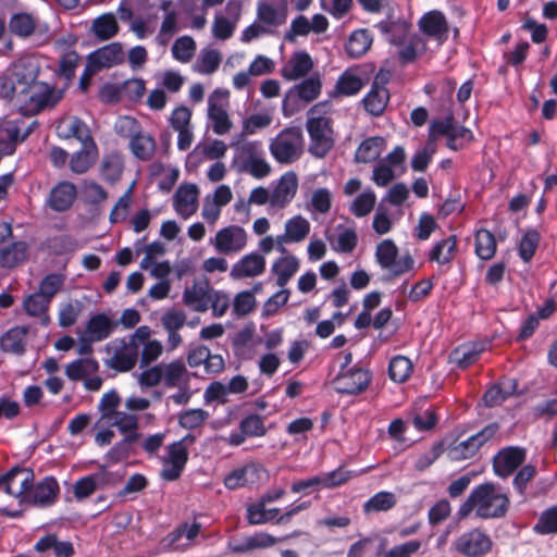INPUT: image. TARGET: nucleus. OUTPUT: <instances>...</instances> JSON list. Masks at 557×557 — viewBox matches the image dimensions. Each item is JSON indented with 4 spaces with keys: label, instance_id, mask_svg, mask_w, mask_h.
I'll return each instance as SVG.
<instances>
[{
    "label": "nucleus",
    "instance_id": "nucleus-1",
    "mask_svg": "<svg viewBox=\"0 0 557 557\" xmlns=\"http://www.w3.org/2000/svg\"><path fill=\"white\" fill-rule=\"evenodd\" d=\"M510 508V499L500 486L493 482H484L472 488L467 499L459 506L458 520L468 518L474 512L475 518L490 520L504 518Z\"/></svg>",
    "mask_w": 557,
    "mask_h": 557
},
{
    "label": "nucleus",
    "instance_id": "nucleus-2",
    "mask_svg": "<svg viewBox=\"0 0 557 557\" xmlns=\"http://www.w3.org/2000/svg\"><path fill=\"white\" fill-rule=\"evenodd\" d=\"M20 486L14 493V497L18 498L20 503L45 508L57 502L60 486L54 476L48 475L35 483L32 469L20 467Z\"/></svg>",
    "mask_w": 557,
    "mask_h": 557
},
{
    "label": "nucleus",
    "instance_id": "nucleus-3",
    "mask_svg": "<svg viewBox=\"0 0 557 557\" xmlns=\"http://www.w3.org/2000/svg\"><path fill=\"white\" fill-rule=\"evenodd\" d=\"M287 16V0L259 1L256 21L242 32L240 40L247 44L261 36L276 34L277 28L286 23Z\"/></svg>",
    "mask_w": 557,
    "mask_h": 557
},
{
    "label": "nucleus",
    "instance_id": "nucleus-4",
    "mask_svg": "<svg viewBox=\"0 0 557 557\" xmlns=\"http://www.w3.org/2000/svg\"><path fill=\"white\" fill-rule=\"evenodd\" d=\"M327 106V101L319 102L308 111L306 128L310 137L309 152L317 158H324L334 146L331 120L320 115Z\"/></svg>",
    "mask_w": 557,
    "mask_h": 557
},
{
    "label": "nucleus",
    "instance_id": "nucleus-5",
    "mask_svg": "<svg viewBox=\"0 0 557 557\" xmlns=\"http://www.w3.org/2000/svg\"><path fill=\"white\" fill-rule=\"evenodd\" d=\"M275 161L290 164L298 160L304 151V136L299 127H286L269 145Z\"/></svg>",
    "mask_w": 557,
    "mask_h": 557
},
{
    "label": "nucleus",
    "instance_id": "nucleus-6",
    "mask_svg": "<svg viewBox=\"0 0 557 557\" xmlns=\"http://www.w3.org/2000/svg\"><path fill=\"white\" fill-rule=\"evenodd\" d=\"M321 81L318 76H310L300 84L290 87L284 95L282 112L284 116H292L308 102L317 99L321 92Z\"/></svg>",
    "mask_w": 557,
    "mask_h": 557
},
{
    "label": "nucleus",
    "instance_id": "nucleus-7",
    "mask_svg": "<svg viewBox=\"0 0 557 557\" xmlns=\"http://www.w3.org/2000/svg\"><path fill=\"white\" fill-rule=\"evenodd\" d=\"M398 247L392 239L382 240L375 249L377 264L388 270L393 276H400L410 272L414 267V260L410 253L398 257Z\"/></svg>",
    "mask_w": 557,
    "mask_h": 557
},
{
    "label": "nucleus",
    "instance_id": "nucleus-8",
    "mask_svg": "<svg viewBox=\"0 0 557 557\" xmlns=\"http://www.w3.org/2000/svg\"><path fill=\"white\" fill-rule=\"evenodd\" d=\"M493 547L491 536L478 528L461 533L454 542L453 548L466 557H484Z\"/></svg>",
    "mask_w": 557,
    "mask_h": 557
},
{
    "label": "nucleus",
    "instance_id": "nucleus-9",
    "mask_svg": "<svg viewBox=\"0 0 557 557\" xmlns=\"http://www.w3.org/2000/svg\"><path fill=\"white\" fill-rule=\"evenodd\" d=\"M372 380L369 370L349 368L341 372L334 380L335 389L339 394L358 395L364 392Z\"/></svg>",
    "mask_w": 557,
    "mask_h": 557
},
{
    "label": "nucleus",
    "instance_id": "nucleus-10",
    "mask_svg": "<svg viewBox=\"0 0 557 557\" xmlns=\"http://www.w3.org/2000/svg\"><path fill=\"white\" fill-rule=\"evenodd\" d=\"M245 156L244 170L256 178H263L271 172L270 164L262 157V143L246 141L236 147Z\"/></svg>",
    "mask_w": 557,
    "mask_h": 557
},
{
    "label": "nucleus",
    "instance_id": "nucleus-11",
    "mask_svg": "<svg viewBox=\"0 0 557 557\" xmlns=\"http://www.w3.org/2000/svg\"><path fill=\"white\" fill-rule=\"evenodd\" d=\"M525 449L518 446L502 448L493 458V469L497 476L511 475L525 460Z\"/></svg>",
    "mask_w": 557,
    "mask_h": 557
},
{
    "label": "nucleus",
    "instance_id": "nucleus-12",
    "mask_svg": "<svg viewBox=\"0 0 557 557\" xmlns=\"http://www.w3.org/2000/svg\"><path fill=\"white\" fill-rule=\"evenodd\" d=\"M246 242V231L242 226L230 225L218 231L214 247L223 255L236 253L244 249Z\"/></svg>",
    "mask_w": 557,
    "mask_h": 557
},
{
    "label": "nucleus",
    "instance_id": "nucleus-13",
    "mask_svg": "<svg viewBox=\"0 0 557 557\" xmlns=\"http://www.w3.org/2000/svg\"><path fill=\"white\" fill-rule=\"evenodd\" d=\"M418 25L426 37L435 39L438 45H443L448 39L449 26L441 11L433 10L423 14Z\"/></svg>",
    "mask_w": 557,
    "mask_h": 557
},
{
    "label": "nucleus",
    "instance_id": "nucleus-14",
    "mask_svg": "<svg viewBox=\"0 0 557 557\" xmlns=\"http://www.w3.org/2000/svg\"><path fill=\"white\" fill-rule=\"evenodd\" d=\"M33 81L34 71L25 73L20 65H16L13 73L2 79L0 84V96L7 100H12L16 95L25 96Z\"/></svg>",
    "mask_w": 557,
    "mask_h": 557
},
{
    "label": "nucleus",
    "instance_id": "nucleus-15",
    "mask_svg": "<svg viewBox=\"0 0 557 557\" xmlns=\"http://www.w3.org/2000/svg\"><path fill=\"white\" fill-rule=\"evenodd\" d=\"M25 97L38 110L47 107L55 106L62 98V91H57L54 87L47 83L36 82V73L34 72V81L29 84Z\"/></svg>",
    "mask_w": 557,
    "mask_h": 557
},
{
    "label": "nucleus",
    "instance_id": "nucleus-16",
    "mask_svg": "<svg viewBox=\"0 0 557 557\" xmlns=\"http://www.w3.org/2000/svg\"><path fill=\"white\" fill-rule=\"evenodd\" d=\"M168 458L164 460V467L161 471L162 479L166 481L177 480L188 461V450L175 442L166 447Z\"/></svg>",
    "mask_w": 557,
    "mask_h": 557
},
{
    "label": "nucleus",
    "instance_id": "nucleus-17",
    "mask_svg": "<svg viewBox=\"0 0 557 557\" xmlns=\"http://www.w3.org/2000/svg\"><path fill=\"white\" fill-rule=\"evenodd\" d=\"M87 61L90 63V67L97 71L112 67L124 61L123 48L119 42L109 44L90 52Z\"/></svg>",
    "mask_w": 557,
    "mask_h": 557
},
{
    "label": "nucleus",
    "instance_id": "nucleus-18",
    "mask_svg": "<svg viewBox=\"0 0 557 557\" xmlns=\"http://www.w3.org/2000/svg\"><path fill=\"white\" fill-rule=\"evenodd\" d=\"M227 94V91L216 89L208 99V117L211 120L212 131L216 135H224L232 127L226 110L218 103V99L226 97Z\"/></svg>",
    "mask_w": 557,
    "mask_h": 557
},
{
    "label": "nucleus",
    "instance_id": "nucleus-19",
    "mask_svg": "<svg viewBox=\"0 0 557 557\" xmlns=\"http://www.w3.org/2000/svg\"><path fill=\"white\" fill-rule=\"evenodd\" d=\"M265 270V259L257 252H250L233 264L230 275L234 280L255 277Z\"/></svg>",
    "mask_w": 557,
    "mask_h": 557
},
{
    "label": "nucleus",
    "instance_id": "nucleus-20",
    "mask_svg": "<svg viewBox=\"0 0 557 557\" xmlns=\"http://www.w3.org/2000/svg\"><path fill=\"white\" fill-rule=\"evenodd\" d=\"M76 186L71 182H60L50 191L48 206L57 212L70 209L76 199Z\"/></svg>",
    "mask_w": 557,
    "mask_h": 557
},
{
    "label": "nucleus",
    "instance_id": "nucleus-21",
    "mask_svg": "<svg viewBox=\"0 0 557 557\" xmlns=\"http://www.w3.org/2000/svg\"><path fill=\"white\" fill-rule=\"evenodd\" d=\"M313 67V61L307 51H296L282 66L281 75L286 81H296L306 76Z\"/></svg>",
    "mask_w": 557,
    "mask_h": 557
},
{
    "label": "nucleus",
    "instance_id": "nucleus-22",
    "mask_svg": "<svg viewBox=\"0 0 557 557\" xmlns=\"http://www.w3.org/2000/svg\"><path fill=\"white\" fill-rule=\"evenodd\" d=\"M298 180L295 172H286L280 178L277 185L271 193L270 203L274 207H284L292 201L296 195Z\"/></svg>",
    "mask_w": 557,
    "mask_h": 557
},
{
    "label": "nucleus",
    "instance_id": "nucleus-23",
    "mask_svg": "<svg viewBox=\"0 0 557 557\" xmlns=\"http://www.w3.org/2000/svg\"><path fill=\"white\" fill-rule=\"evenodd\" d=\"M389 100V92L384 84L377 82V77L374 79L370 90L362 99L364 110L373 116H380L383 114Z\"/></svg>",
    "mask_w": 557,
    "mask_h": 557
},
{
    "label": "nucleus",
    "instance_id": "nucleus-24",
    "mask_svg": "<svg viewBox=\"0 0 557 557\" xmlns=\"http://www.w3.org/2000/svg\"><path fill=\"white\" fill-rule=\"evenodd\" d=\"M198 188L195 184H185L177 188L173 197L175 211L184 219L189 218L196 211Z\"/></svg>",
    "mask_w": 557,
    "mask_h": 557
},
{
    "label": "nucleus",
    "instance_id": "nucleus-25",
    "mask_svg": "<svg viewBox=\"0 0 557 557\" xmlns=\"http://www.w3.org/2000/svg\"><path fill=\"white\" fill-rule=\"evenodd\" d=\"M138 352L139 350L135 344H128L126 338H123L107 364L120 372L129 371L137 362Z\"/></svg>",
    "mask_w": 557,
    "mask_h": 557
},
{
    "label": "nucleus",
    "instance_id": "nucleus-26",
    "mask_svg": "<svg viewBox=\"0 0 557 557\" xmlns=\"http://www.w3.org/2000/svg\"><path fill=\"white\" fill-rule=\"evenodd\" d=\"M483 350V345L479 343L459 345L450 351L448 362L465 370L478 361Z\"/></svg>",
    "mask_w": 557,
    "mask_h": 557
},
{
    "label": "nucleus",
    "instance_id": "nucleus-27",
    "mask_svg": "<svg viewBox=\"0 0 557 557\" xmlns=\"http://www.w3.org/2000/svg\"><path fill=\"white\" fill-rule=\"evenodd\" d=\"M112 473L106 470V467L92 474L81 478L74 485V496L77 499L89 497L98 486L110 483Z\"/></svg>",
    "mask_w": 557,
    "mask_h": 557
},
{
    "label": "nucleus",
    "instance_id": "nucleus-28",
    "mask_svg": "<svg viewBox=\"0 0 557 557\" xmlns=\"http://www.w3.org/2000/svg\"><path fill=\"white\" fill-rule=\"evenodd\" d=\"M263 472H265L263 467L250 463L231 471L224 478V485L228 490H236L237 487L255 483V480L259 479L260 473Z\"/></svg>",
    "mask_w": 557,
    "mask_h": 557
},
{
    "label": "nucleus",
    "instance_id": "nucleus-29",
    "mask_svg": "<svg viewBox=\"0 0 557 557\" xmlns=\"http://www.w3.org/2000/svg\"><path fill=\"white\" fill-rule=\"evenodd\" d=\"M27 244L25 242H12L0 247V265L12 269L27 259Z\"/></svg>",
    "mask_w": 557,
    "mask_h": 557
},
{
    "label": "nucleus",
    "instance_id": "nucleus-30",
    "mask_svg": "<svg viewBox=\"0 0 557 557\" xmlns=\"http://www.w3.org/2000/svg\"><path fill=\"white\" fill-rule=\"evenodd\" d=\"M27 330L15 326L8 330L0 338V348L4 352L22 356L26 351L25 337Z\"/></svg>",
    "mask_w": 557,
    "mask_h": 557
},
{
    "label": "nucleus",
    "instance_id": "nucleus-31",
    "mask_svg": "<svg viewBox=\"0 0 557 557\" xmlns=\"http://www.w3.org/2000/svg\"><path fill=\"white\" fill-rule=\"evenodd\" d=\"M272 122V117L268 113H255L243 121V131L235 136L231 143L232 147H238L245 141L246 135H253L259 129L267 128Z\"/></svg>",
    "mask_w": 557,
    "mask_h": 557
},
{
    "label": "nucleus",
    "instance_id": "nucleus-32",
    "mask_svg": "<svg viewBox=\"0 0 557 557\" xmlns=\"http://www.w3.org/2000/svg\"><path fill=\"white\" fill-rule=\"evenodd\" d=\"M129 149L134 157L141 161H149L156 151L154 138L141 129L129 139Z\"/></svg>",
    "mask_w": 557,
    "mask_h": 557
},
{
    "label": "nucleus",
    "instance_id": "nucleus-33",
    "mask_svg": "<svg viewBox=\"0 0 557 557\" xmlns=\"http://www.w3.org/2000/svg\"><path fill=\"white\" fill-rule=\"evenodd\" d=\"M299 269V261L295 256L288 255L278 258L272 264V272L276 275V285L284 287Z\"/></svg>",
    "mask_w": 557,
    "mask_h": 557
},
{
    "label": "nucleus",
    "instance_id": "nucleus-34",
    "mask_svg": "<svg viewBox=\"0 0 557 557\" xmlns=\"http://www.w3.org/2000/svg\"><path fill=\"white\" fill-rule=\"evenodd\" d=\"M310 233V223L301 215H295L285 222L284 233L280 235L281 240L290 243L302 242Z\"/></svg>",
    "mask_w": 557,
    "mask_h": 557
},
{
    "label": "nucleus",
    "instance_id": "nucleus-35",
    "mask_svg": "<svg viewBox=\"0 0 557 557\" xmlns=\"http://www.w3.org/2000/svg\"><path fill=\"white\" fill-rule=\"evenodd\" d=\"M139 432H133L124 435V437L116 442L106 454V458L112 462H119L128 458L135 450L134 445L140 440Z\"/></svg>",
    "mask_w": 557,
    "mask_h": 557
},
{
    "label": "nucleus",
    "instance_id": "nucleus-36",
    "mask_svg": "<svg viewBox=\"0 0 557 557\" xmlns=\"http://www.w3.org/2000/svg\"><path fill=\"white\" fill-rule=\"evenodd\" d=\"M119 24L113 13H104L92 21L91 32L99 40H109L119 33Z\"/></svg>",
    "mask_w": 557,
    "mask_h": 557
},
{
    "label": "nucleus",
    "instance_id": "nucleus-37",
    "mask_svg": "<svg viewBox=\"0 0 557 557\" xmlns=\"http://www.w3.org/2000/svg\"><path fill=\"white\" fill-rule=\"evenodd\" d=\"M99 370L98 361L94 358H78L65 367V375L71 381H81Z\"/></svg>",
    "mask_w": 557,
    "mask_h": 557
},
{
    "label": "nucleus",
    "instance_id": "nucleus-38",
    "mask_svg": "<svg viewBox=\"0 0 557 557\" xmlns=\"http://www.w3.org/2000/svg\"><path fill=\"white\" fill-rule=\"evenodd\" d=\"M22 134L18 125L13 121H8L0 133V153L10 156L15 152L18 143H22Z\"/></svg>",
    "mask_w": 557,
    "mask_h": 557
},
{
    "label": "nucleus",
    "instance_id": "nucleus-39",
    "mask_svg": "<svg viewBox=\"0 0 557 557\" xmlns=\"http://www.w3.org/2000/svg\"><path fill=\"white\" fill-rule=\"evenodd\" d=\"M372 36L368 29H357L352 32L346 42L345 49L349 57L360 58L371 47Z\"/></svg>",
    "mask_w": 557,
    "mask_h": 557
},
{
    "label": "nucleus",
    "instance_id": "nucleus-40",
    "mask_svg": "<svg viewBox=\"0 0 557 557\" xmlns=\"http://www.w3.org/2000/svg\"><path fill=\"white\" fill-rule=\"evenodd\" d=\"M112 331L113 326L111 320L104 313H97L87 321L84 333L101 342L108 338Z\"/></svg>",
    "mask_w": 557,
    "mask_h": 557
},
{
    "label": "nucleus",
    "instance_id": "nucleus-41",
    "mask_svg": "<svg viewBox=\"0 0 557 557\" xmlns=\"http://www.w3.org/2000/svg\"><path fill=\"white\" fill-rule=\"evenodd\" d=\"M384 139L380 136H373L364 139L357 148L355 159L357 162L369 163L376 160L383 149Z\"/></svg>",
    "mask_w": 557,
    "mask_h": 557
},
{
    "label": "nucleus",
    "instance_id": "nucleus-42",
    "mask_svg": "<svg viewBox=\"0 0 557 557\" xmlns=\"http://www.w3.org/2000/svg\"><path fill=\"white\" fill-rule=\"evenodd\" d=\"M457 249V237L450 235L445 239L437 242L429 253L431 261H435L440 264L449 263L455 256Z\"/></svg>",
    "mask_w": 557,
    "mask_h": 557
},
{
    "label": "nucleus",
    "instance_id": "nucleus-43",
    "mask_svg": "<svg viewBox=\"0 0 557 557\" xmlns=\"http://www.w3.org/2000/svg\"><path fill=\"white\" fill-rule=\"evenodd\" d=\"M480 449L478 448V444L473 441L472 436H469L467 440L458 442L453 441L446 448L445 451L447 457L451 461H461L466 459H470L476 455Z\"/></svg>",
    "mask_w": 557,
    "mask_h": 557
},
{
    "label": "nucleus",
    "instance_id": "nucleus-44",
    "mask_svg": "<svg viewBox=\"0 0 557 557\" xmlns=\"http://www.w3.org/2000/svg\"><path fill=\"white\" fill-rule=\"evenodd\" d=\"M376 203V195L371 188L364 189L357 195L350 202L349 212L356 218H364L369 215Z\"/></svg>",
    "mask_w": 557,
    "mask_h": 557
},
{
    "label": "nucleus",
    "instance_id": "nucleus-45",
    "mask_svg": "<svg viewBox=\"0 0 557 557\" xmlns=\"http://www.w3.org/2000/svg\"><path fill=\"white\" fill-rule=\"evenodd\" d=\"M363 87L362 79L348 71H345L337 79L335 89L331 94L332 97L336 96H354L357 95Z\"/></svg>",
    "mask_w": 557,
    "mask_h": 557
},
{
    "label": "nucleus",
    "instance_id": "nucleus-46",
    "mask_svg": "<svg viewBox=\"0 0 557 557\" xmlns=\"http://www.w3.org/2000/svg\"><path fill=\"white\" fill-rule=\"evenodd\" d=\"M397 503L396 495L393 492L381 491L370 497L363 504V512H380L392 509Z\"/></svg>",
    "mask_w": 557,
    "mask_h": 557
},
{
    "label": "nucleus",
    "instance_id": "nucleus-47",
    "mask_svg": "<svg viewBox=\"0 0 557 557\" xmlns=\"http://www.w3.org/2000/svg\"><path fill=\"white\" fill-rule=\"evenodd\" d=\"M496 252V239L492 232L481 228L475 233V253L482 260H490Z\"/></svg>",
    "mask_w": 557,
    "mask_h": 557
},
{
    "label": "nucleus",
    "instance_id": "nucleus-48",
    "mask_svg": "<svg viewBox=\"0 0 557 557\" xmlns=\"http://www.w3.org/2000/svg\"><path fill=\"white\" fill-rule=\"evenodd\" d=\"M412 362L409 358L398 355L388 363V376L395 383L406 382L412 372Z\"/></svg>",
    "mask_w": 557,
    "mask_h": 557
},
{
    "label": "nucleus",
    "instance_id": "nucleus-49",
    "mask_svg": "<svg viewBox=\"0 0 557 557\" xmlns=\"http://www.w3.org/2000/svg\"><path fill=\"white\" fill-rule=\"evenodd\" d=\"M9 28L18 37H28L35 32L36 21L28 13H15L10 18Z\"/></svg>",
    "mask_w": 557,
    "mask_h": 557
},
{
    "label": "nucleus",
    "instance_id": "nucleus-50",
    "mask_svg": "<svg viewBox=\"0 0 557 557\" xmlns=\"http://www.w3.org/2000/svg\"><path fill=\"white\" fill-rule=\"evenodd\" d=\"M200 524L199 523H183L178 525L174 531L168 534L165 541L166 545L173 549H180L183 545H181L178 542L180 540L185 536L188 542L193 541L199 533Z\"/></svg>",
    "mask_w": 557,
    "mask_h": 557
},
{
    "label": "nucleus",
    "instance_id": "nucleus-51",
    "mask_svg": "<svg viewBox=\"0 0 557 557\" xmlns=\"http://www.w3.org/2000/svg\"><path fill=\"white\" fill-rule=\"evenodd\" d=\"M533 531L540 535L557 534V505L542 511Z\"/></svg>",
    "mask_w": 557,
    "mask_h": 557
},
{
    "label": "nucleus",
    "instance_id": "nucleus-52",
    "mask_svg": "<svg viewBox=\"0 0 557 557\" xmlns=\"http://www.w3.org/2000/svg\"><path fill=\"white\" fill-rule=\"evenodd\" d=\"M95 147L83 146L81 150L72 154L70 159V169L75 174H83L88 171L94 162L92 151Z\"/></svg>",
    "mask_w": 557,
    "mask_h": 557
},
{
    "label": "nucleus",
    "instance_id": "nucleus-53",
    "mask_svg": "<svg viewBox=\"0 0 557 557\" xmlns=\"http://www.w3.org/2000/svg\"><path fill=\"white\" fill-rule=\"evenodd\" d=\"M65 138L74 137L79 140L83 146L95 147V143L89 134V129L85 122L78 117H72L69 121Z\"/></svg>",
    "mask_w": 557,
    "mask_h": 557
},
{
    "label": "nucleus",
    "instance_id": "nucleus-54",
    "mask_svg": "<svg viewBox=\"0 0 557 557\" xmlns=\"http://www.w3.org/2000/svg\"><path fill=\"white\" fill-rule=\"evenodd\" d=\"M121 398L115 389L104 393L98 404V410L101 413V420L111 421L120 406Z\"/></svg>",
    "mask_w": 557,
    "mask_h": 557
},
{
    "label": "nucleus",
    "instance_id": "nucleus-55",
    "mask_svg": "<svg viewBox=\"0 0 557 557\" xmlns=\"http://www.w3.org/2000/svg\"><path fill=\"white\" fill-rule=\"evenodd\" d=\"M196 51V42L190 36H182L177 38L172 46V54L174 59L186 63L190 61Z\"/></svg>",
    "mask_w": 557,
    "mask_h": 557
},
{
    "label": "nucleus",
    "instance_id": "nucleus-56",
    "mask_svg": "<svg viewBox=\"0 0 557 557\" xmlns=\"http://www.w3.org/2000/svg\"><path fill=\"white\" fill-rule=\"evenodd\" d=\"M239 430L248 437H261L267 434L264 420L257 413H251L242 419L239 422Z\"/></svg>",
    "mask_w": 557,
    "mask_h": 557
},
{
    "label": "nucleus",
    "instance_id": "nucleus-57",
    "mask_svg": "<svg viewBox=\"0 0 557 557\" xmlns=\"http://www.w3.org/2000/svg\"><path fill=\"white\" fill-rule=\"evenodd\" d=\"M221 60L222 57L218 50H202L196 64V69L201 74H212L219 69Z\"/></svg>",
    "mask_w": 557,
    "mask_h": 557
},
{
    "label": "nucleus",
    "instance_id": "nucleus-58",
    "mask_svg": "<svg viewBox=\"0 0 557 557\" xmlns=\"http://www.w3.org/2000/svg\"><path fill=\"white\" fill-rule=\"evenodd\" d=\"M540 242V234L535 230L528 231L521 238L519 244V257L523 262L528 263L535 255Z\"/></svg>",
    "mask_w": 557,
    "mask_h": 557
},
{
    "label": "nucleus",
    "instance_id": "nucleus-59",
    "mask_svg": "<svg viewBox=\"0 0 557 557\" xmlns=\"http://www.w3.org/2000/svg\"><path fill=\"white\" fill-rule=\"evenodd\" d=\"M209 412L201 409H187L178 416V424L187 430L199 428L209 418Z\"/></svg>",
    "mask_w": 557,
    "mask_h": 557
},
{
    "label": "nucleus",
    "instance_id": "nucleus-60",
    "mask_svg": "<svg viewBox=\"0 0 557 557\" xmlns=\"http://www.w3.org/2000/svg\"><path fill=\"white\" fill-rule=\"evenodd\" d=\"M49 304V299L36 292L24 299L23 307L28 315L41 317L46 314Z\"/></svg>",
    "mask_w": 557,
    "mask_h": 557
},
{
    "label": "nucleus",
    "instance_id": "nucleus-61",
    "mask_svg": "<svg viewBox=\"0 0 557 557\" xmlns=\"http://www.w3.org/2000/svg\"><path fill=\"white\" fill-rule=\"evenodd\" d=\"M256 306L253 290H243L236 294L233 301V313L236 317H245L249 314Z\"/></svg>",
    "mask_w": 557,
    "mask_h": 557
},
{
    "label": "nucleus",
    "instance_id": "nucleus-62",
    "mask_svg": "<svg viewBox=\"0 0 557 557\" xmlns=\"http://www.w3.org/2000/svg\"><path fill=\"white\" fill-rule=\"evenodd\" d=\"M358 242V236L355 230L345 228L341 232L334 243H332V247L335 251L341 253H349L351 252Z\"/></svg>",
    "mask_w": 557,
    "mask_h": 557
},
{
    "label": "nucleus",
    "instance_id": "nucleus-63",
    "mask_svg": "<svg viewBox=\"0 0 557 557\" xmlns=\"http://www.w3.org/2000/svg\"><path fill=\"white\" fill-rule=\"evenodd\" d=\"M111 425L116 426L123 434H129L138 432V418L135 414L119 411L115 413L111 421H108Z\"/></svg>",
    "mask_w": 557,
    "mask_h": 557
},
{
    "label": "nucleus",
    "instance_id": "nucleus-64",
    "mask_svg": "<svg viewBox=\"0 0 557 557\" xmlns=\"http://www.w3.org/2000/svg\"><path fill=\"white\" fill-rule=\"evenodd\" d=\"M451 513L450 503L442 498L437 500L428 512V522L430 525L435 527L445 521Z\"/></svg>",
    "mask_w": 557,
    "mask_h": 557
}]
</instances>
